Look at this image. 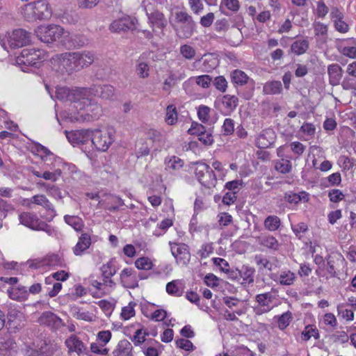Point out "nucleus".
Returning a JSON list of instances; mask_svg holds the SVG:
<instances>
[{"mask_svg":"<svg viewBox=\"0 0 356 356\" xmlns=\"http://www.w3.org/2000/svg\"><path fill=\"white\" fill-rule=\"evenodd\" d=\"M37 37L44 43L59 42L65 46H82L84 44L76 43L72 35L63 28L58 25L40 26L35 31Z\"/></svg>","mask_w":356,"mask_h":356,"instance_id":"nucleus-1","label":"nucleus"},{"mask_svg":"<svg viewBox=\"0 0 356 356\" xmlns=\"http://www.w3.org/2000/svg\"><path fill=\"white\" fill-rule=\"evenodd\" d=\"M90 92L86 96L88 101H84L81 99L77 102L74 107L79 110L77 115L72 116L71 120L77 122L90 121L95 119H97L102 114V107L96 102H93L90 97L92 91L88 88Z\"/></svg>","mask_w":356,"mask_h":356,"instance_id":"nucleus-2","label":"nucleus"},{"mask_svg":"<svg viewBox=\"0 0 356 356\" xmlns=\"http://www.w3.org/2000/svg\"><path fill=\"white\" fill-rule=\"evenodd\" d=\"M24 16L29 21L47 19L51 16V10L45 0H38L24 6Z\"/></svg>","mask_w":356,"mask_h":356,"instance_id":"nucleus-3","label":"nucleus"},{"mask_svg":"<svg viewBox=\"0 0 356 356\" xmlns=\"http://www.w3.org/2000/svg\"><path fill=\"white\" fill-rule=\"evenodd\" d=\"M19 222L36 231H44L48 235L52 236L55 233V229L44 221L41 220L38 216L31 212H23L19 216Z\"/></svg>","mask_w":356,"mask_h":356,"instance_id":"nucleus-4","label":"nucleus"},{"mask_svg":"<svg viewBox=\"0 0 356 356\" xmlns=\"http://www.w3.org/2000/svg\"><path fill=\"white\" fill-rule=\"evenodd\" d=\"M47 58V54L42 49L34 48L24 49L16 58L19 65L38 66V64Z\"/></svg>","mask_w":356,"mask_h":356,"instance_id":"nucleus-5","label":"nucleus"},{"mask_svg":"<svg viewBox=\"0 0 356 356\" xmlns=\"http://www.w3.org/2000/svg\"><path fill=\"white\" fill-rule=\"evenodd\" d=\"M195 175L201 185L206 188H213L216 186L217 179L210 166L204 163H195Z\"/></svg>","mask_w":356,"mask_h":356,"instance_id":"nucleus-6","label":"nucleus"},{"mask_svg":"<svg viewBox=\"0 0 356 356\" xmlns=\"http://www.w3.org/2000/svg\"><path fill=\"white\" fill-rule=\"evenodd\" d=\"M90 92L88 88H73L70 89L66 87H58L56 91V97L57 99L63 102H71L76 104L77 102L83 99L85 102L88 101L86 95Z\"/></svg>","mask_w":356,"mask_h":356,"instance_id":"nucleus-7","label":"nucleus"},{"mask_svg":"<svg viewBox=\"0 0 356 356\" xmlns=\"http://www.w3.org/2000/svg\"><path fill=\"white\" fill-rule=\"evenodd\" d=\"M113 141L114 131L111 129L92 131V143L99 151H106Z\"/></svg>","mask_w":356,"mask_h":356,"instance_id":"nucleus-8","label":"nucleus"},{"mask_svg":"<svg viewBox=\"0 0 356 356\" xmlns=\"http://www.w3.org/2000/svg\"><path fill=\"white\" fill-rule=\"evenodd\" d=\"M144 10L151 27L163 29L167 26L168 21L164 14L158 9L153 8L150 3L145 6Z\"/></svg>","mask_w":356,"mask_h":356,"instance_id":"nucleus-9","label":"nucleus"},{"mask_svg":"<svg viewBox=\"0 0 356 356\" xmlns=\"http://www.w3.org/2000/svg\"><path fill=\"white\" fill-rule=\"evenodd\" d=\"M170 251L178 264L187 265L191 259V253L188 245L184 243L169 242Z\"/></svg>","mask_w":356,"mask_h":356,"instance_id":"nucleus-10","label":"nucleus"},{"mask_svg":"<svg viewBox=\"0 0 356 356\" xmlns=\"http://www.w3.org/2000/svg\"><path fill=\"white\" fill-rule=\"evenodd\" d=\"M76 52H66L58 56L60 70H65L68 74L79 71L76 56Z\"/></svg>","mask_w":356,"mask_h":356,"instance_id":"nucleus-11","label":"nucleus"},{"mask_svg":"<svg viewBox=\"0 0 356 356\" xmlns=\"http://www.w3.org/2000/svg\"><path fill=\"white\" fill-rule=\"evenodd\" d=\"M65 344L70 353H75L78 356H91L84 343L75 334L65 339Z\"/></svg>","mask_w":356,"mask_h":356,"instance_id":"nucleus-12","label":"nucleus"},{"mask_svg":"<svg viewBox=\"0 0 356 356\" xmlns=\"http://www.w3.org/2000/svg\"><path fill=\"white\" fill-rule=\"evenodd\" d=\"M276 138V133L273 129H265L256 135L254 145L259 149H266L270 147L275 143Z\"/></svg>","mask_w":356,"mask_h":356,"instance_id":"nucleus-13","label":"nucleus"},{"mask_svg":"<svg viewBox=\"0 0 356 356\" xmlns=\"http://www.w3.org/2000/svg\"><path fill=\"white\" fill-rule=\"evenodd\" d=\"M30 41V33L24 29H15L8 35V42L11 48H19Z\"/></svg>","mask_w":356,"mask_h":356,"instance_id":"nucleus-14","label":"nucleus"},{"mask_svg":"<svg viewBox=\"0 0 356 356\" xmlns=\"http://www.w3.org/2000/svg\"><path fill=\"white\" fill-rule=\"evenodd\" d=\"M38 321L41 325H44L54 330H58L65 326L63 321L51 312H43Z\"/></svg>","mask_w":356,"mask_h":356,"instance_id":"nucleus-15","label":"nucleus"},{"mask_svg":"<svg viewBox=\"0 0 356 356\" xmlns=\"http://www.w3.org/2000/svg\"><path fill=\"white\" fill-rule=\"evenodd\" d=\"M27 201L29 204H35L44 207L49 212V216L46 218L47 221L51 222L56 216L54 206L44 195H35Z\"/></svg>","mask_w":356,"mask_h":356,"instance_id":"nucleus-16","label":"nucleus"},{"mask_svg":"<svg viewBox=\"0 0 356 356\" xmlns=\"http://www.w3.org/2000/svg\"><path fill=\"white\" fill-rule=\"evenodd\" d=\"M270 277L282 286H291L296 280V274L288 269L282 270L277 273H272Z\"/></svg>","mask_w":356,"mask_h":356,"instance_id":"nucleus-17","label":"nucleus"},{"mask_svg":"<svg viewBox=\"0 0 356 356\" xmlns=\"http://www.w3.org/2000/svg\"><path fill=\"white\" fill-rule=\"evenodd\" d=\"M120 278L125 288L134 289L138 286L136 271L133 268H124L120 273Z\"/></svg>","mask_w":356,"mask_h":356,"instance_id":"nucleus-18","label":"nucleus"},{"mask_svg":"<svg viewBox=\"0 0 356 356\" xmlns=\"http://www.w3.org/2000/svg\"><path fill=\"white\" fill-rule=\"evenodd\" d=\"M225 305L232 309L238 316L245 314L247 312V307L243 301L233 297H225L223 298Z\"/></svg>","mask_w":356,"mask_h":356,"instance_id":"nucleus-19","label":"nucleus"},{"mask_svg":"<svg viewBox=\"0 0 356 356\" xmlns=\"http://www.w3.org/2000/svg\"><path fill=\"white\" fill-rule=\"evenodd\" d=\"M186 76V75L184 72L178 74L177 72L170 71L168 76L163 81L162 87L163 90L170 93L171 89L177 84V83L185 79Z\"/></svg>","mask_w":356,"mask_h":356,"instance_id":"nucleus-20","label":"nucleus"},{"mask_svg":"<svg viewBox=\"0 0 356 356\" xmlns=\"http://www.w3.org/2000/svg\"><path fill=\"white\" fill-rule=\"evenodd\" d=\"M329 83L335 86L340 84L343 76V70L337 63H333L327 67Z\"/></svg>","mask_w":356,"mask_h":356,"instance_id":"nucleus-21","label":"nucleus"},{"mask_svg":"<svg viewBox=\"0 0 356 356\" xmlns=\"http://www.w3.org/2000/svg\"><path fill=\"white\" fill-rule=\"evenodd\" d=\"M91 245V237L87 233L81 234L78 241L73 248V252L76 256H81Z\"/></svg>","mask_w":356,"mask_h":356,"instance_id":"nucleus-22","label":"nucleus"},{"mask_svg":"<svg viewBox=\"0 0 356 356\" xmlns=\"http://www.w3.org/2000/svg\"><path fill=\"white\" fill-rule=\"evenodd\" d=\"M257 242L261 246L273 251L279 250L280 244L277 239L270 234H261L257 237Z\"/></svg>","mask_w":356,"mask_h":356,"instance_id":"nucleus-23","label":"nucleus"},{"mask_svg":"<svg viewBox=\"0 0 356 356\" xmlns=\"http://www.w3.org/2000/svg\"><path fill=\"white\" fill-rule=\"evenodd\" d=\"M76 56L79 70L90 65L95 60V54L92 51H76Z\"/></svg>","mask_w":356,"mask_h":356,"instance_id":"nucleus-24","label":"nucleus"},{"mask_svg":"<svg viewBox=\"0 0 356 356\" xmlns=\"http://www.w3.org/2000/svg\"><path fill=\"white\" fill-rule=\"evenodd\" d=\"M232 81L238 86H243L250 84L254 86V81L250 79L243 71L241 70H235L231 74Z\"/></svg>","mask_w":356,"mask_h":356,"instance_id":"nucleus-25","label":"nucleus"},{"mask_svg":"<svg viewBox=\"0 0 356 356\" xmlns=\"http://www.w3.org/2000/svg\"><path fill=\"white\" fill-rule=\"evenodd\" d=\"M339 51L344 56L356 58V40L348 39L339 45Z\"/></svg>","mask_w":356,"mask_h":356,"instance_id":"nucleus-26","label":"nucleus"},{"mask_svg":"<svg viewBox=\"0 0 356 356\" xmlns=\"http://www.w3.org/2000/svg\"><path fill=\"white\" fill-rule=\"evenodd\" d=\"M17 352V344L11 338H4L0 341V355L11 356Z\"/></svg>","mask_w":356,"mask_h":356,"instance_id":"nucleus-27","label":"nucleus"},{"mask_svg":"<svg viewBox=\"0 0 356 356\" xmlns=\"http://www.w3.org/2000/svg\"><path fill=\"white\" fill-rule=\"evenodd\" d=\"M238 99L234 95H226L221 99V109L225 114L231 113L238 106Z\"/></svg>","mask_w":356,"mask_h":356,"instance_id":"nucleus-28","label":"nucleus"},{"mask_svg":"<svg viewBox=\"0 0 356 356\" xmlns=\"http://www.w3.org/2000/svg\"><path fill=\"white\" fill-rule=\"evenodd\" d=\"M133 346L127 339L120 340L113 351L114 356H133Z\"/></svg>","mask_w":356,"mask_h":356,"instance_id":"nucleus-29","label":"nucleus"},{"mask_svg":"<svg viewBox=\"0 0 356 356\" xmlns=\"http://www.w3.org/2000/svg\"><path fill=\"white\" fill-rule=\"evenodd\" d=\"M184 290V282L182 280H175L166 284V291L175 296H181Z\"/></svg>","mask_w":356,"mask_h":356,"instance_id":"nucleus-30","label":"nucleus"},{"mask_svg":"<svg viewBox=\"0 0 356 356\" xmlns=\"http://www.w3.org/2000/svg\"><path fill=\"white\" fill-rule=\"evenodd\" d=\"M8 293L11 299L24 301L27 299L29 293L25 286H12L8 289Z\"/></svg>","mask_w":356,"mask_h":356,"instance_id":"nucleus-31","label":"nucleus"},{"mask_svg":"<svg viewBox=\"0 0 356 356\" xmlns=\"http://www.w3.org/2000/svg\"><path fill=\"white\" fill-rule=\"evenodd\" d=\"M202 60V71L209 72L218 66V60L211 54H205L201 59L196 60L195 63Z\"/></svg>","mask_w":356,"mask_h":356,"instance_id":"nucleus-32","label":"nucleus"},{"mask_svg":"<svg viewBox=\"0 0 356 356\" xmlns=\"http://www.w3.org/2000/svg\"><path fill=\"white\" fill-rule=\"evenodd\" d=\"M90 90L94 91L95 95L103 99H111L115 95V88L111 85L97 86Z\"/></svg>","mask_w":356,"mask_h":356,"instance_id":"nucleus-33","label":"nucleus"},{"mask_svg":"<svg viewBox=\"0 0 356 356\" xmlns=\"http://www.w3.org/2000/svg\"><path fill=\"white\" fill-rule=\"evenodd\" d=\"M72 316L78 320H83L88 322L94 321L95 316L89 312L81 309L77 306H72L70 310Z\"/></svg>","mask_w":356,"mask_h":356,"instance_id":"nucleus-34","label":"nucleus"},{"mask_svg":"<svg viewBox=\"0 0 356 356\" xmlns=\"http://www.w3.org/2000/svg\"><path fill=\"white\" fill-rule=\"evenodd\" d=\"M282 91V84L280 81H267L263 86L264 95H279Z\"/></svg>","mask_w":356,"mask_h":356,"instance_id":"nucleus-35","label":"nucleus"},{"mask_svg":"<svg viewBox=\"0 0 356 356\" xmlns=\"http://www.w3.org/2000/svg\"><path fill=\"white\" fill-rule=\"evenodd\" d=\"M276 299V296L272 292H266L256 296L255 300L258 305L265 306L266 307L273 308L271 303Z\"/></svg>","mask_w":356,"mask_h":356,"instance_id":"nucleus-36","label":"nucleus"},{"mask_svg":"<svg viewBox=\"0 0 356 356\" xmlns=\"http://www.w3.org/2000/svg\"><path fill=\"white\" fill-rule=\"evenodd\" d=\"M33 152L40 157L44 161L55 159L54 154L49 150L46 147L40 143H35L33 147Z\"/></svg>","mask_w":356,"mask_h":356,"instance_id":"nucleus-37","label":"nucleus"},{"mask_svg":"<svg viewBox=\"0 0 356 356\" xmlns=\"http://www.w3.org/2000/svg\"><path fill=\"white\" fill-rule=\"evenodd\" d=\"M193 80L195 81L197 85L201 86L203 88H208L210 86L212 79L209 75L207 74L191 77L183 83V87L185 88L187 85L191 84Z\"/></svg>","mask_w":356,"mask_h":356,"instance_id":"nucleus-38","label":"nucleus"},{"mask_svg":"<svg viewBox=\"0 0 356 356\" xmlns=\"http://www.w3.org/2000/svg\"><path fill=\"white\" fill-rule=\"evenodd\" d=\"M195 26L196 24L194 20L182 24L177 30V34L180 38H190L193 34Z\"/></svg>","mask_w":356,"mask_h":356,"instance_id":"nucleus-39","label":"nucleus"},{"mask_svg":"<svg viewBox=\"0 0 356 356\" xmlns=\"http://www.w3.org/2000/svg\"><path fill=\"white\" fill-rule=\"evenodd\" d=\"M274 319L276 320L277 323L278 328L281 330H284L289 325L290 323L291 322L293 319V315L291 312L287 311L281 315L275 316Z\"/></svg>","mask_w":356,"mask_h":356,"instance_id":"nucleus-40","label":"nucleus"},{"mask_svg":"<svg viewBox=\"0 0 356 356\" xmlns=\"http://www.w3.org/2000/svg\"><path fill=\"white\" fill-rule=\"evenodd\" d=\"M275 170L282 174H288L292 170V164L290 160L281 159L275 161Z\"/></svg>","mask_w":356,"mask_h":356,"instance_id":"nucleus-41","label":"nucleus"},{"mask_svg":"<svg viewBox=\"0 0 356 356\" xmlns=\"http://www.w3.org/2000/svg\"><path fill=\"white\" fill-rule=\"evenodd\" d=\"M264 227L270 232L277 230L281 225V220L277 216L271 215L266 217L264 222Z\"/></svg>","mask_w":356,"mask_h":356,"instance_id":"nucleus-42","label":"nucleus"},{"mask_svg":"<svg viewBox=\"0 0 356 356\" xmlns=\"http://www.w3.org/2000/svg\"><path fill=\"white\" fill-rule=\"evenodd\" d=\"M64 221L76 232L81 231L84 226L83 220L76 216L65 215Z\"/></svg>","mask_w":356,"mask_h":356,"instance_id":"nucleus-43","label":"nucleus"},{"mask_svg":"<svg viewBox=\"0 0 356 356\" xmlns=\"http://www.w3.org/2000/svg\"><path fill=\"white\" fill-rule=\"evenodd\" d=\"M309 47V42L307 40H298L293 42L291 50L296 55H302L306 52Z\"/></svg>","mask_w":356,"mask_h":356,"instance_id":"nucleus-44","label":"nucleus"},{"mask_svg":"<svg viewBox=\"0 0 356 356\" xmlns=\"http://www.w3.org/2000/svg\"><path fill=\"white\" fill-rule=\"evenodd\" d=\"M136 72L140 78H147L149 75V64L143 60V59L139 58L136 61Z\"/></svg>","mask_w":356,"mask_h":356,"instance_id":"nucleus-45","label":"nucleus"},{"mask_svg":"<svg viewBox=\"0 0 356 356\" xmlns=\"http://www.w3.org/2000/svg\"><path fill=\"white\" fill-rule=\"evenodd\" d=\"M254 261L260 270L266 269L272 271L273 269V264L261 254L256 255L254 257Z\"/></svg>","mask_w":356,"mask_h":356,"instance_id":"nucleus-46","label":"nucleus"},{"mask_svg":"<svg viewBox=\"0 0 356 356\" xmlns=\"http://www.w3.org/2000/svg\"><path fill=\"white\" fill-rule=\"evenodd\" d=\"M254 269L248 266H243L239 271L241 277L243 278V283L250 284L254 282Z\"/></svg>","mask_w":356,"mask_h":356,"instance_id":"nucleus-47","label":"nucleus"},{"mask_svg":"<svg viewBox=\"0 0 356 356\" xmlns=\"http://www.w3.org/2000/svg\"><path fill=\"white\" fill-rule=\"evenodd\" d=\"M178 118L176 107L171 104L167 106L165 112V122L169 125H174L177 123Z\"/></svg>","mask_w":356,"mask_h":356,"instance_id":"nucleus-48","label":"nucleus"},{"mask_svg":"<svg viewBox=\"0 0 356 356\" xmlns=\"http://www.w3.org/2000/svg\"><path fill=\"white\" fill-rule=\"evenodd\" d=\"M136 303L135 302H130L128 305L123 307L120 313L121 318L127 321L134 316L136 314Z\"/></svg>","mask_w":356,"mask_h":356,"instance_id":"nucleus-49","label":"nucleus"},{"mask_svg":"<svg viewBox=\"0 0 356 356\" xmlns=\"http://www.w3.org/2000/svg\"><path fill=\"white\" fill-rule=\"evenodd\" d=\"M166 168L178 170L184 165V161L177 156H172L165 159Z\"/></svg>","mask_w":356,"mask_h":356,"instance_id":"nucleus-50","label":"nucleus"},{"mask_svg":"<svg viewBox=\"0 0 356 356\" xmlns=\"http://www.w3.org/2000/svg\"><path fill=\"white\" fill-rule=\"evenodd\" d=\"M314 29L315 35L321 36L323 42H325L327 36V25L320 22H315L314 23Z\"/></svg>","mask_w":356,"mask_h":356,"instance_id":"nucleus-51","label":"nucleus"},{"mask_svg":"<svg viewBox=\"0 0 356 356\" xmlns=\"http://www.w3.org/2000/svg\"><path fill=\"white\" fill-rule=\"evenodd\" d=\"M289 147L291 151L295 155V159H299L306 149V146L298 141H294L289 143Z\"/></svg>","mask_w":356,"mask_h":356,"instance_id":"nucleus-52","label":"nucleus"},{"mask_svg":"<svg viewBox=\"0 0 356 356\" xmlns=\"http://www.w3.org/2000/svg\"><path fill=\"white\" fill-rule=\"evenodd\" d=\"M312 337L318 339L319 337L318 331L316 327L313 325H307L302 332V339L304 341H308Z\"/></svg>","mask_w":356,"mask_h":356,"instance_id":"nucleus-53","label":"nucleus"},{"mask_svg":"<svg viewBox=\"0 0 356 356\" xmlns=\"http://www.w3.org/2000/svg\"><path fill=\"white\" fill-rule=\"evenodd\" d=\"M211 109L207 106L201 105L197 108V115L200 120L203 123H209Z\"/></svg>","mask_w":356,"mask_h":356,"instance_id":"nucleus-54","label":"nucleus"},{"mask_svg":"<svg viewBox=\"0 0 356 356\" xmlns=\"http://www.w3.org/2000/svg\"><path fill=\"white\" fill-rule=\"evenodd\" d=\"M136 267L139 270H148L152 268V262L148 257H140L135 261Z\"/></svg>","mask_w":356,"mask_h":356,"instance_id":"nucleus-55","label":"nucleus"},{"mask_svg":"<svg viewBox=\"0 0 356 356\" xmlns=\"http://www.w3.org/2000/svg\"><path fill=\"white\" fill-rule=\"evenodd\" d=\"M90 350L91 353L99 355H106L108 353V349L104 346V344L98 342L91 343Z\"/></svg>","mask_w":356,"mask_h":356,"instance_id":"nucleus-56","label":"nucleus"},{"mask_svg":"<svg viewBox=\"0 0 356 356\" xmlns=\"http://www.w3.org/2000/svg\"><path fill=\"white\" fill-rule=\"evenodd\" d=\"M355 160L350 159L348 156L343 155L339 158L338 163L343 170L348 171L352 169L354 166Z\"/></svg>","mask_w":356,"mask_h":356,"instance_id":"nucleus-57","label":"nucleus"},{"mask_svg":"<svg viewBox=\"0 0 356 356\" xmlns=\"http://www.w3.org/2000/svg\"><path fill=\"white\" fill-rule=\"evenodd\" d=\"M213 252L212 243H206L201 245L200 250L197 251V254L201 259H205L209 257Z\"/></svg>","mask_w":356,"mask_h":356,"instance_id":"nucleus-58","label":"nucleus"},{"mask_svg":"<svg viewBox=\"0 0 356 356\" xmlns=\"http://www.w3.org/2000/svg\"><path fill=\"white\" fill-rule=\"evenodd\" d=\"M102 272L103 277L108 278V277H113L116 273L114 263L112 261L104 264L102 267Z\"/></svg>","mask_w":356,"mask_h":356,"instance_id":"nucleus-59","label":"nucleus"},{"mask_svg":"<svg viewBox=\"0 0 356 356\" xmlns=\"http://www.w3.org/2000/svg\"><path fill=\"white\" fill-rule=\"evenodd\" d=\"M213 83L215 88L221 92H225L228 87V82L223 76H216Z\"/></svg>","mask_w":356,"mask_h":356,"instance_id":"nucleus-60","label":"nucleus"},{"mask_svg":"<svg viewBox=\"0 0 356 356\" xmlns=\"http://www.w3.org/2000/svg\"><path fill=\"white\" fill-rule=\"evenodd\" d=\"M38 184L44 186L48 195L53 196L55 198L61 199L62 195L59 188L54 185L47 184L44 182L38 183Z\"/></svg>","mask_w":356,"mask_h":356,"instance_id":"nucleus-61","label":"nucleus"},{"mask_svg":"<svg viewBox=\"0 0 356 356\" xmlns=\"http://www.w3.org/2000/svg\"><path fill=\"white\" fill-rule=\"evenodd\" d=\"M180 54L184 57L186 59L191 60L194 58L195 55V49L188 45V44H183L180 47Z\"/></svg>","mask_w":356,"mask_h":356,"instance_id":"nucleus-62","label":"nucleus"},{"mask_svg":"<svg viewBox=\"0 0 356 356\" xmlns=\"http://www.w3.org/2000/svg\"><path fill=\"white\" fill-rule=\"evenodd\" d=\"M62 175L60 169L58 168L53 172L45 171L42 173V178L45 180H49L53 182L56 181Z\"/></svg>","mask_w":356,"mask_h":356,"instance_id":"nucleus-63","label":"nucleus"},{"mask_svg":"<svg viewBox=\"0 0 356 356\" xmlns=\"http://www.w3.org/2000/svg\"><path fill=\"white\" fill-rule=\"evenodd\" d=\"M175 21L178 23L184 24L193 20L191 15L186 11H177L175 13Z\"/></svg>","mask_w":356,"mask_h":356,"instance_id":"nucleus-64","label":"nucleus"}]
</instances>
